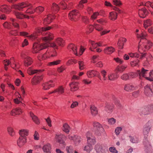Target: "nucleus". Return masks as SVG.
<instances>
[{"mask_svg":"<svg viewBox=\"0 0 153 153\" xmlns=\"http://www.w3.org/2000/svg\"><path fill=\"white\" fill-rule=\"evenodd\" d=\"M114 60L117 63L120 64H122L123 62V60L119 57L114 58Z\"/></svg>","mask_w":153,"mask_h":153,"instance_id":"nucleus-60","label":"nucleus"},{"mask_svg":"<svg viewBox=\"0 0 153 153\" xmlns=\"http://www.w3.org/2000/svg\"><path fill=\"white\" fill-rule=\"evenodd\" d=\"M44 70H32L31 68H29L27 71V73L30 75H32L36 73L43 71Z\"/></svg>","mask_w":153,"mask_h":153,"instance_id":"nucleus-31","label":"nucleus"},{"mask_svg":"<svg viewBox=\"0 0 153 153\" xmlns=\"http://www.w3.org/2000/svg\"><path fill=\"white\" fill-rule=\"evenodd\" d=\"M120 78L123 80L126 81L129 79V76L128 74H123L121 76Z\"/></svg>","mask_w":153,"mask_h":153,"instance_id":"nucleus-55","label":"nucleus"},{"mask_svg":"<svg viewBox=\"0 0 153 153\" xmlns=\"http://www.w3.org/2000/svg\"><path fill=\"white\" fill-rule=\"evenodd\" d=\"M22 57L24 59V64L25 66L28 67L33 63V60L30 56L22 55Z\"/></svg>","mask_w":153,"mask_h":153,"instance_id":"nucleus-6","label":"nucleus"},{"mask_svg":"<svg viewBox=\"0 0 153 153\" xmlns=\"http://www.w3.org/2000/svg\"><path fill=\"white\" fill-rule=\"evenodd\" d=\"M22 112V110L20 108H17L12 110L10 114L11 116H15L16 115L21 114Z\"/></svg>","mask_w":153,"mask_h":153,"instance_id":"nucleus-21","label":"nucleus"},{"mask_svg":"<svg viewBox=\"0 0 153 153\" xmlns=\"http://www.w3.org/2000/svg\"><path fill=\"white\" fill-rule=\"evenodd\" d=\"M78 64L79 66V68L80 70H82L85 68V65L83 61H79L78 62Z\"/></svg>","mask_w":153,"mask_h":153,"instance_id":"nucleus-56","label":"nucleus"},{"mask_svg":"<svg viewBox=\"0 0 153 153\" xmlns=\"http://www.w3.org/2000/svg\"><path fill=\"white\" fill-rule=\"evenodd\" d=\"M54 37L53 33L48 32L46 33L45 36L42 38V40L44 41L43 43L48 42L50 41L53 40Z\"/></svg>","mask_w":153,"mask_h":153,"instance_id":"nucleus-12","label":"nucleus"},{"mask_svg":"<svg viewBox=\"0 0 153 153\" xmlns=\"http://www.w3.org/2000/svg\"><path fill=\"white\" fill-rule=\"evenodd\" d=\"M99 74L98 72L94 70L88 71L87 73V75L88 78L93 77Z\"/></svg>","mask_w":153,"mask_h":153,"instance_id":"nucleus-24","label":"nucleus"},{"mask_svg":"<svg viewBox=\"0 0 153 153\" xmlns=\"http://www.w3.org/2000/svg\"><path fill=\"white\" fill-rule=\"evenodd\" d=\"M27 137H19V138L17 140V144L18 145L21 147L24 145L27 142Z\"/></svg>","mask_w":153,"mask_h":153,"instance_id":"nucleus-17","label":"nucleus"},{"mask_svg":"<svg viewBox=\"0 0 153 153\" xmlns=\"http://www.w3.org/2000/svg\"><path fill=\"white\" fill-rule=\"evenodd\" d=\"M127 67V65H118L116 68L115 71L117 72L122 73Z\"/></svg>","mask_w":153,"mask_h":153,"instance_id":"nucleus-36","label":"nucleus"},{"mask_svg":"<svg viewBox=\"0 0 153 153\" xmlns=\"http://www.w3.org/2000/svg\"><path fill=\"white\" fill-rule=\"evenodd\" d=\"M153 46V43L150 41L146 39L142 41L140 40L138 46V51L140 53L149 50Z\"/></svg>","mask_w":153,"mask_h":153,"instance_id":"nucleus-3","label":"nucleus"},{"mask_svg":"<svg viewBox=\"0 0 153 153\" xmlns=\"http://www.w3.org/2000/svg\"><path fill=\"white\" fill-rule=\"evenodd\" d=\"M13 7L14 9L20 11H22L24 8L27 7V9L25 13L29 14H33L35 12L32 5L27 1L23 2L14 4L13 5Z\"/></svg>","mask_w":153,"mask_h":153,"instance_id":"nucleus-1","label":"nucleus"},{"mask_svg":"<svg viewBox=\"0 0 153 153\" xmlns=\"http://www.w3.org/2000/svg\"><path fill=\"white\" fill-rule=\"evenodd\" d=\"M94 28V25H89L88 28V31H87V33L89 34L93 30Z\"/></svg>","mask_w":153,"mask_h":153,"instance_id":"nucleus-61","label":"nucleus"},{"mask_svg":"<svg viewBox=\"0 0 153 153\" xmlns=\"http://www.w3.org/2000/svg\"><path fill=\"white\" fill-rule=\"evenodd\" d=\"M19 133L20 137H26L29 134V131L26 129H22L19 130Z\"/></svg>","mask_w":153,"mask_h":153,"instance_id":"nucleus-35","label":"nucleus"},{"mask_svg":"<svg viewBox=\"0 0 153 153\" xmlns=\"http://www.w3.org/2000/svg\"><path fill=\"white\" fill-rule=\"evenodd\" d=\"M69 85L70 88V91L72 92L77 91L79 88V83L77 82H72L70 83Z\"/></svg>","mask_w":153,"mask_h":153,"instance_id":"nucleus-14","label":"nucleus"},{"mask_svg":"<svg viewBox=\"0 0 153 153\" xmlns=\"http://www.w3.org/2000/svg\"><path fill=\"white\" fill-rule=\"evenodd\" d=\"M52 81L44 82L42 84V89L44 90H48L51 87L54 86V85L52 83Z\"/></svg>","mask_w":153,"mask_h":153,"instance_id":"nucleus-13","label":"nucleus"},{"mask_svg":"<svg viewBox=\"0 0 153 153\" xmlns=\"http://www.w3.org/2000/svg\"><path fill=\"white\" fill-rule=\"evenodd\" d=\"M57 45L55 42L51 44L49 42L43 43L40 44L34 43L33 45L32 52L33 53H38L39 51L46 48L50 46L51 47L57 49L58 48Z\"/></svg>","mask_w":153,"mask_h":153,"instance_id":"nucleus-2","label":"nucleus"},{"mask_svg":"<svg viewBox=\"0 0 153 153\" xmlns=\"http://www.w3.org/2000/svg\"><path fill=\"white\" fill-rule=\"evenodd\" d=\"M3 27L6 28L10 29L11 27L10 23L7 22H4L3 24Z\"/></svg>","mask_w":153,"mask_h":153,"instance_id":"nucleus-59","label":"nucleus"},{"mask_svg":"<svg viewBox=\"0 0 153 153\" xmlns=\"http://www.w3.org/2000/svg\"><path fill=\"white\" fill-rule=\"evenodd\" d=\"M59 6L57 4L53 3L51 5V10L53 13H56L59 10Z\"/></svg>","mask_w":153,"mask_h":153,"instance_id":"nucleus-33","label":"nucleus"},{"mask_svg":"<svg viewBox=\"0 0 153 153\" xmlns=\"http://www.w3.org/2000/svg\"><path fill=\"white\" fill-rule=\"evenodd\" d=\"M66 136L62 134H56L55 136L56 139L58 143L65 146L66 145V143L62 139H66Z\"/></svg>","mask_w":153,"mask_h":153,"instance_id":"nucleus-10","label":"nucleus"},{"mask_svg":"<svg viewBox=\"0 0 153 153\" xmlns=\"http://www.w3.org/2000/svg\"><path fill=\"white\" fill-rule=\"evenodd\" d=\"M91 134L90 132H87L86 134V136L87 138V141L88 144L92 146L94 145L96 143V140L95 139H91L89 136Z\"/></svg>","mask_w":153,"mask_h":153,"instance_id":"nucleus-20","label":"nucleus"},{"mask_svg":"<svg viewBox=\"0 0 153 153\" xmlns=\"http://www.w3.org/2000/svg\"><path fill=\"white\" fill-rule=\"evenodd\" d=\"M130 64L131 66L132 67L139 66V60L137 59H136L132 61H131Z\"/></svg>","mask_w":153,"mask_h":153,"instance_id":"nucleus-46","label":"nucleus"},{"mask_svg":"<svg viewBox=\"0 0 153 153\" xmlns=\"http://www.w3.org/2000/svg\"><path fill=\"white\" fill-rule=\"evenodd\" d=\"M91 113L93 116H95L98 114V110L97 108L94 105H92L90 106Z\"/></svg>","mask_w":153,"mask_h":153,"instance_id":"nucleus-39","label":"nucleus"},{"mask_svg":"<svg viewBox=\"0 0 153 153\" xmlns=\"http://www.w3.org/2000/svg\"><path fill=\"white\" fill-rule=\"evenodd\" d=\"M94 28L99 31H101L103 30V28L102 26L97 24H94Z\"/></svg>","mask_w":153,"mask_h":153,"instance_id":"nucleus-52","label":"nucleus"},{"mask_svg":"<svg viewBox=\"0 0 153 153\" xmlns=\"http://www.w3.org/2000/svg\"><path fill=\"white\" fill-rule=\"evenodd\" d=\"M14 14L16 16L17 19H23L25 18L29 19L30 17L29 16L24 14L23 13L18 12L17 11H14Z\"/></svg>","mask_w":153,"mask_h":153,"instance_id":"nucleus-9","label":"nucleus"},{"mask_svg":"<svg viewBox=\"0 0 153 153\" xmlns=\"http://www.w3.org/2000/svg\"><path fill=\"white\" fill-rule=\"evenodd\" d=\"M93 126L94 128L97 129L102 128V125L99 123L97 122H95L93 123Z\"/></svg>","mask_w":153,"mask_h":153,"instance_id":"nucleus-58","label":"nucleus"},{"mask_svg":"<svg viewBox=\"0 0 153 153\" xmlns=\"http://www.w3.org/2000/svg\"><path fill=\"white\" fill-rule=\"evenodd\" d=\"M117 14L116 12L112 11L109 13L108 17L110 20L114 21L117 19Z\"/></svg>","mask_w":153,"mask_h":153,"instance_id":"nucleus-37","label":"nucleus"},{"mask_svg":"<svg viewBox=\"0 0 153 153\" xmlns=\"http://www.w3.org/2000/svg\"><path fill=\"white\" fill-rule=\"evenodd\" d=\"M126 41V39L125 38L121 37L119 39L117 45L119 49H122L123 48L124 43Z\"/></svg>","mask_w":153,"mask_h":153,"instance_id":"nucleus-29","label":"nucleus"},{"mask_svg":"<svg viewBox=\"0 0 153 153\" xmlns=\"http://www.w3.org/2000/svg\"><path fill=\"white\" fill-rule=\"evenodd\" d=\"M56 16H54L53 15L49 14L48 15L44 20V23L45 25L50 24L52 21V20L55 18Z\"/></svg>","mask_w":153,"mask_h":153,"instance_id":"nucleus-15","label":"nucleus"},{"mask_svg":"<svg viewBox=\"0 0 153 153\" xmlns=\"http://www.w3.org/2000/svg\"><path fill=\"white\" fill-rule=\"evenodd\" d=\"M46 52H48V53H47L48 58L56 56L57 54L56 51L51 48H48Z\"/></svg>","mask_w":153,"mask_h":153,"instance_id":"nucleus-23","label":"nucleus"},{"mask_svg":"<svg viewBox=\"0 0 153 153\" xmlns=\"http://www.w3.org/2000/svg\"><path fill=\"white\" fill-rule=\"evenodd\" d=\"M68 48L70 52L76 56H79L80 55V54H78L77 53V47L75 45L71 44L68 46Z\"/></svg>","mask_w":153,"mask_h":153,"instance_id":"nucleus-11","label":"nucleus"},{"mask_svg":"<svg viewBox=\"0 0 153 153\" xmlns=\"http://www.w3.org/2000/svg\"><path fill=\"white\" fill-rule=\"evenodd\" d=\"M7 131L9 134L11 136H14L15 134V132L13 128L10 127H9L7 128Z\"/></svg>","mask_w":153,"mask_h":153,"instance_id":"nucleus-51","label":"nucleus"},{"mask_svg":"<svg viewBox=\"0 0 153 153\" xmlns=\"http://www.w3.org/2000/svg\"><path fill=\"white\" fill-rule=\"evenodd\" d=\"M61 61L60 60L58 59L53 62H49L47 64V65L49 66H52L54 65H56L60 64Z\"/></svg>","mask_w":153,"mask_h":153,"instance_id":"nucleus-43","label":"nucleus"},{"mask_svg":"<svg viewBox=\"0 0 153 153\" xmlns=\"http://www.w3.org/2000/svg\"><path fill=\"white\" fill-rule=\"evenodd\" d=\"M56 93H57L59 95H61L65 93V89L64 87L62 85L59 86L55 89Z\"/></svg>","mask_w":153,"mask_h":153,"instance_id":"nucleus-32","label":"nucleus"},{"mask_svg":"<svg viewBox=\"0 0 153 153\" xmlns=\"http://www.w3.org/2000/svg\"><path fill=\"white\" fill-rule=\"evenodd\" d=\"M93 149L92 146L88 144L87 145L85 146L83 149L84 151L88 153L90 152Z\"/></svg>","mask_w":153,"mask_h":153,"instance_id":"nucleus-48","label":"nucleus"},{"mask_svg":"<svg viewBox=\"0 0 153 153\" xmlns=\"http://www.w3.org/2000/svg\"><path fill=\"white\" fill-rule=\"evenodd\" d=\"M44 10V7L42 6H39L34 9L35 12L40 13L42 12Z\"/></svg>","mask_w":153,"mask_h":153,"instance_id":"nucleus-50","label":"nucleus"},{"mask_svg":"<svg viewBox=\"0 0 153 153\" xmlns=\"http://www.w3.org/2000/svg\"><path fill=\"white\" fill-rule=\"evenodd\" d=\"M152 24V21L150 19L145 20L143 21V25L145 28H147Z\"/></svg>","mask_w":153,"mask_h":153,"instance_id":"nucleus-41","label":"nucleus"},{"mask_svg":"<svg viewBox=\"0 0 153 153\" xmlns=\"http://www.w3.org/2000/svg\"><path fill=\"white\" fill-rule=\"evenodd\" d=\"M149 77H146V79L150 81H153V70L151 71L149 73Z\"/></svg>","mask_w":153,"mask_h":153,"instance_id":"nucleus-53","label":"nucleus"},{"mask_svg":"<svg viewBox=\"0 0 153 153\" xmlns=\"http://www.w3.org/2000/svg\"><path fill=\"white\" fill-rule=\"evenodd\" d=\"M43 76L42 75H36L31 79V83L33 85H36L39 83L43 79Z\"/></svg>","mask_w":153,"mask_h":153,"instance_id":"nucleus-7","label":"nucleus"},{"mask_svg":"<svg viewBox=\"0 0 153 153\" xmlns=\"http://www.w3.org/2000/svg\"><path fill=\"white\" fill-rule=\"evenodd\" d=\"M149 109L148 107H146L143 109L142 110V114L144 115L149 114L150 113L149 112Z\"/></svg>","mask_w":153,"mask_h":153,"instance_id":"nucleus-63","label":"nucleus"},{"mask_svg":"<svg viewBox=\"0 0 153 153\" xmlns=\"http://www.w3.org/2000/svg\"><path fill=\"white\" fill-rule=\"evenodd\" d=\"M144 93L147 96H149L152 93L150 85L148 84L144 87Z\"/></svg>","mask_w":153,"mask_h":153,"instance_id":"nucleus-40","label":"nucleus"},{"mask_svg":"<svg viewBox=\"0 0 153 153\" xmlns=\"http://www.w3.org/2000/svg\"><path fill=\"white\" fill-rule=\"evenodd\" d=\"M148 70L145 69L144 68H142L141 71L138 70L137 71V73L139 75L140 78L141 79V77H144L146 79V77H147L146 74H147Z\"/></svg>","mask_w":153,"mask_h":153,"instance_id":"nucleus-16","label":"nucleus"},{"mask_svg":"<svg viewBox=\"0 0 153 153\" xmlns=\"http://www.w3.org/2000/svg\"><path fill=\"white\" fill-rule=\"evenodd\" d=\"M55 42L59 46H63L64 43V40L61 38L58 37L55 40Z\"/></svg>","mask_w":153,"mask_h":153,"instance_id":"nucleus-45","label":"nucleus"},{"mask_svg":"<svg viewBox=\"0 0 153 153\" xmlns=\"http://www.w3.org/2000/svg\"><path fill=\"white\" fill-rule=\"evenodd\" d=\"M82 16L79 10L74 9L71 11L69 13V19L72 21L76 22Z\"/></svg>","mask_w":153,"mask_h":153,"instance_id":"nucleus-5","label":"nucleus"},{"mask_svg":"<svg viewBox=\"0 0 153 153\" xmlns=\"http://www.w3.org/2000/svg\"><path fill=\"white\" fill-rule=\"evenodd\" d=\"M115 51V49L111 46L106 47L104 50V53L107 54H110L113 53Z\"/></svg>","mask_w":153,"mask_h":153,"instance_id":"nucleus-26","label":"nucleus"},{"mask_svg":"<svg viewBox=\"0 0 153 153\" xmlns=\"http://www.w3.org/2000/svg\"><path fill=\"white\" fill-rule=\"evenodd\" d=\"M52 28L51 27L48 26L36 28L33 33L28 36V37L30 39L34 40L37 39L38 33H42L43 31H46L49 30L51 29Z\"/></svg>","mask_w":153,"mask_h":153,"instance_id":"nucleus-4","label":"nucleus"},{"mask_svg":"<svg viewBox=\"0 0 153 153\" xmlns=\"http://www.w3.org/2000/svg\"><path fill=\"white\" fill-rule=\"evenodd\" d=\"M0 10L4 13L9 14L11 11L12 10L9 5L4 4L0 5Z\"/></svg>","mask_w":153,"mask_h":153,"instance_id":"nucleus-8","label":"nucleus"},{"mask_svg":"<svg viewBox=\"0 0 153 153\" xmlns=\"http://www.w3.org/2000/svg\"><path fill=\"white\" fill-rule=\"evenodd\" d=\"M114 108V105L113 104L108 103H106L105 109L108 112L110 113L112 112Z\"/></svg>","mask_w":153,"mask_h":153,"instance_id":"nucleus-27","label":"nucleus"},{"mask_svg":"<svg viewBox=\"0 0 153 153\" xmlns=\"http://www.w3.org/2000/svg\"><path fill=\"white\" fill-rule=\"evenodd\" d=\"M113 4L117 6L120 7L122 4L121 1L120 0H113Z\"/></svg>","mask_w":153,"mask_h":153,"instance_id":"nucleus-57","label":"nucleus"},{"mask_svg":"<svg viewBox=\"0 0 153 153\" xmlns=\"http://www.w3.org/2000/svg\"><path fill=\"white\" fill-rule=\"evenodd\" d=\"M99 15L100 13L98 12L94 13L91 16V19L92 20H94L96 19Z\"/></svg>","mask_w":153,"mask_h":153,"instance_id":"nucleus-62","label":"nucleus"},{"mask_svg":"<svg viewBox=\"0 0 153 153\" xmlns=\"http://www.w3.org/2000/svg\"><path fill=\"white\" fill-rule=\"evenodd\" d=\"M77 62V60L75 59H71L69 60L66 63V65L67 66H69L72 65L73 63H76Z\"/></svg>","mask_w":153,"mask_h":153,"instance_id":"nucleus-54","label":"nucleus"},{"mask_svg":"<svg viewBox=\"0 0 153 153\" xmlns=\"http://www.w3.org/2000/svg\"><path fill=\"white\" fill-rule=\"evenodd\" d=\"M62 129L64 132L68 134L71 130V128L68 123H65L63 124Z\"/></svg>","mask_w":153,"mask_h":153,"instance_id":"nucleus-34","label":"nucleus"},{"mask_svg":"<svg viewBox=\"0 0 153 153\" xmlns=\"http://www.w3.org/2000/svg\"><path fill=\"white\" fill-rule=\"evenodd\" d=\"M68 138L70 140H73L75 144L76 143L77 141L75 139H78V143H80L81 140V137L80 136H71L70 135H69L68 136Z\"/></svg>","mask_w":153,"mask_h":153,"instance_id":"nucleus-44","label":"nucleus"},{"mask_svg":"<svg viewBox=\"0 0 153 153\" xmlns=\"http://www.w3.org/2000/svg\"><path fill=\"white\" fill-rule=\"evenodd\" d=\"M147 36V33L146 32L144 31L142 32L140 34H137V37L138 38H141V40L142 39V41H144L143 39L145 38Z\"/></svg>","mask_w":153,"mask_h":153,"instance_id":"nucleus-47","label":"nucleus"},{"mask_svg":"<svg viewBox=\"0 0 153 153\" xmlns=\"http://www.w3.org/2000/svg\"><path fill=\"white\" fill-rule=\"evenodd\" d=\"M94 149L97 153H105V151L103 149L102 145L100 143L96 144L94 147Z\"/></svg>","mask_w":153,"mask_h":153,"instance_id":"nucleus-18","label":"nucleus"},{"mask_svg":"<svg viewBox=\"0 0 153 153\" xmlns=\"http://www.w3.org/2000/svg\"><path fill=\"white\" fill-rule=\"evenodd\" d=\"M124 89L126 91L131 92L135 90V88L134 86L132 84L128 83L125 85Z\"/></svg>","mask_w":153,"mask_h":153,"instance_id":"nucleus-19","label":"nucleus"},{"mask_svg":"<svg viewBox=\"0 0 153 153\" xmlns=\"http://www.w3.org/2000/svg\"><path fill=\"white\" fill-rule=\"evenodd\" d=\"M148 13V11L145 8L139 10V15L141 18H145L147 15Z\"/></svg>","mask_w":153,"mask_h":153,"instance_id":"nucleus-22","label":"nucleus"},{"mask_svg":"<svg viewBox=\"0 0 153 153\" xmlns=\"http://www.w3.org/2000/svg\"><path fill=\"white\" fill-rule=\"evenodd\" d=\"M128 55L130 57L132 58H138L140 55L137 52L130 53H128Z\"/></svg>","mask_w":153,"mask_h":153,"instance_id":"nucleus-49","label":"nucleus"},{"mask_svg":"<svg viewBox=\"0 0 153 153\" xmlns=\"http://www.w3.org/2000/svg\"><path fill=\"white\" fill-rule=\"evenodd\" d=\"M48 52H46L43 54L42 53L39 54L37 56V58L39 60L42 61L45 60L48 58L47 55Z\"/></svg>","mask_w":153,"mask_h":153,"instance_id":"nucleus-38","label":"nucleus"},{"mask_svg":"<svg viewBox=\"0 0 153 153\" xmlns=\"http://www.w3.org/2000/svg\"><path fill=\"white\" fill-rule=\"evenodd\" d=\"M108 77L110 80L114 81L118 78V76L114 73H111L108 75Z\"/></svg>","mask_w":153,"mask_h":153,"instance_id":"nucleus-42","label":"nucleus"},{"mask_svg":"<svg viewBox=\"0 0 153 153\" xmlns=\"http://www.w3.org/2000/svg\"><path fill=\"white\" fill-rule=\"evenodd\" d=\"M9 20L11 22V23L13 26L17 30H19L20 29V26L19 24L17 22V20L14 18H10Z\"/></svg>","mask_w":153,"mask_h":153,"instance_id":"nucleus-30","label":"nucleus"},{"mask_svg":"<svg viewBox=\"0 0 153 153\" xmlns=\"http://www.w3.org/2000/svg\"><path fill=\"white\" fill-rule=\"evenodd\" d=\"M79 103L77 101H73L71 105L70 108H74L78 106Z\"/></svg>","mask_w":153,"mask_h":153,"instance_id":"nucleus-64","label":"nucleus"},{"mask_svg":"<svg viewBox=\"0 0 153 153\" xmlns=\"http://www.w3.org/2000/svg\"><path fill=\"white\" fill-rule=\"evenodd\" d=\"M42 149L43 152L45 153H51V147L50 144L47 143L44 145Z\"/></svg>","mask_w":153,"mask_h":153,"instance_id":"nucleus-25","label":"nucleus"},{"mask_svg":"<svg viewBox=\"0 0 153 153\" xmlns=\"http://www.w3.org/2000/svg\"><path fill=\"white\" fill-rule=\"evenodd\" d=\"M30 115L33 121L37 125L40 123V121L38 118L32 112H30Z\"/></svg>","mask_w":153,"mask_h":153,"instance_id":"nucleus-28","label":"nucleus"}]
</instances>
